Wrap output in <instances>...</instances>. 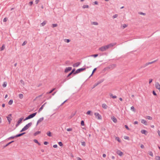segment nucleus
<instances>
[{"label": "nucleus", "instance_id": "nucleus-24", "mask_svg": "<svg viewBox=\"0 0 160 160\" xmlns=\"http://www.w3.org/2000/svg\"><path fill=\"white\" fill-rule=\"evenodd\" d=\"M110 97L112 98L113 99L116 98H117V97L116 95H113L112 94L110 93Z\"/></svg>", "mask_w": 160, "mask_h": 160}, {"label": "nucleus", "instance_id": "nucleus-51", "mask_svg": "<svg viewBox=\"0 0 160 160\" xmlns=\"http://www.w3.org/2000/svg\"><path fill=\"white\" fill-rule=\"evenodd\" d=\"M7 20H8V18H5L3 19V22H6L7 21Z\"/></svg>", "mask_w": 160, "mask_h": 160}, {"label": "nucleus", "instance_id": "nucleus-43", "mask_svg": "<svg viewBox=\"0 0 160 160\" xmlns=\"http://www.w3.org/2000/svg\"><path fill=\"white\" fill-rule=\"evenodd\" d=\"M81 144L82 146H86V143L84 142H81Z\"/></svg>", "mask_w": 160, "mask_h": 160}, {"label": "nucleus", "instance_id": "nucleus-25", "mask_svg": "<svg viewBox=\"0 0 160 160\" xmlns=\"http://www.w3.org/2000/svg\"><path fill=\"white\" fill-rule=\"evenodd\" d=\"M33 141H34V142L38 144L39 145H40L41 144H40V143L38 142V141L37 140H36V139H34L33 140Z\"/></svg>", "mask_w": 160, "mask_h": 160}, {"label": "nucleus", "instance_id": "nucleus-3", "mask_svg": "<svg viewBox=\"0 0 160 160\" xmlns=\"http://www.w3.org/2000/svg\"><path fill=\"white\" fill-rule=\"evenodd\" d=\"M85 68H82L78 69L76 71L74 72V74H76L77 73H78L81 72H82L86 69Z\"/></svg>", "mask_w": 160, "mask_h": 160}, {"label": "nucleus", "instance_id": "nucleus-33", "mask_svg": "<svg viewBox=\"0 0 160 160\" xmlns=\"http://www.w3.org/2000/svg\"><path fill=\"white\" fill-rule=\"evenodd\" d=\"M148 154L152 157H153V154L152 151H150L148 152Z\"/></svg>", "mask_w": 160, "mask_h": 160}, {"label": "nucleus", "instance_id": "nucleus-15", "mask_svg": "<svg viewBox=\"0 0 160 160\" xmlns=\"http://www.w3.org/2000/svg\"><path fill=\"white\" fill-rule=\"evenodd\" d=\"M72 73L71 72H70L67 76V77L66 78H65L64 80L63 81V83L66 81L67 80H68L70 78H68L71 75H72Z\"/></svg>", "mask_w": 160, "mask_h": 160}, {"label": "nucleus", "instance_id": "nucleus-1", "mask_svg": "<svg viewBox=\"0 0 160 160\" xmlns=\"http://www.w3.org/2000/svg\"><path fill=\"white\" fill-rule=\"evenodd\" d=\"M32 122L29 123L27 124L20 131V132H22L25 131L28 129L32 125Z\"/></svg>", "mask_w": 160, "mask_h": 160}, {"label": "nucleus", "instance_id": "nucleus-37", "mask_svg": "<svg viewBox=\"0 0 160 160\" xmlns=\"http://www.w3.org/2000/svg\"><path fill=\"white\" fill-rule=\"evenodd\" d=\"M155 158L156 160H160V157L158 156H156Z\"/></svg>", "mask_w": 160, "mask_h": 160}, {"label": "nucleus", "instance_id": "nucleus-39", "mask_svg": "<svg viewBox=\"0 0 160 160\" xmlns=\"http://www.w3.org/2000/svg\"><path fill=\"white\" fill-rule=\"evenodd\" d=\"M58 26V24H53L52 25V27L54 28Z\"/></svg>", "mask_w": 160, "mask_h": 160}, {"label": "nucleus", "instance_id": "nucleus-21", "mask_svg": "<svg viewBox=\"0 0 160 160\" xmlns=\"http://www.w3.org/2000/svg\"><path fill=\"white\" fill-rule=\"evenodd\" d=\"M47 22L46 21H44L42 23H41L40 26H44L47 23Z\"/></svg>", "mask_w": 160, "mask_h": 160}, {"label": "nucleus", "instance_id": "nucleus-62", "mask_svg": "<svg viewBox=\"0 0 160 160\" xmlns=\"http://www.w3.org/2000/svg\"><path fill=\"white\" fill-rule=\"evenodd\" d=\"M91 112V111H88L87 112V114H88V115H89L90 114V113Z\"/></svg>", "mask_w": 160, "mask_h": 160}, {"label": "nucleus", "instance_id": "nucleus-60", "mask_svg": "<svg viewBox=\"0 0 160 160\" xmlns=\"http://www.w3.org/2000/svg\"><path fill=\"white\" fill-rule=\"evenodd\" d=\"M152 93H153V94L155 96H156L157 95L156 93L154 91H153Z\"/></svg>", "mask_w": 160, "mask_h": 160}, {"label": "nucleus", "instance_id": "nucleus-34", "mask_svg": "<svg viewBox=\"0 0 160 160\" xmlns=\"http://www.w3.org/2000/svg\"><path fill=\"white\" fill-rule=\"evenodd\" d=\"M47 135L49 136V137H51L52 136V135L51 134V133L50 132L48 131L47 133Z\"/></svg>", "mask_w": 160, "mask_h": 160}, {"label": "nucleus", "instance_id": "nucleus-28", "mask_svg": "<svg viewBox=\"0 0 160 160\" xmlns=\"http://www.w3.org/2000/svg\"><path fill=\"white\" fill-rule=\"evenodd\" d=\"M115 140L118 141L119 142H121V141L118 137H116L115 138Z\"/></svg>", "mask_w": 160, "mask_h": 160}, {"label": "nucleus", "instance_id": "nucleus-50", "mask_svg": "<svg viewBox=\"0 0 160 160\" xmlns=\"http://www.w3.org/2000/svg\"><path fill=\"white\" fill-rule=\"evenodd\" d=\"M118 14H115L113 16V18H116L118 17Z\"/></svg>", "mask_w": 160, "mask_h": 160}, {"label": "nucleus", "instance_id": "nucleus-31", "mask_svg": "<svg viewBox=\"0 0 160 160\" xmlns=\"http://www.w3.org/2000/svg\"><path fill=\"white\" fill-rule=\"evenodd\" d=\"M5 48V46L4 44L3 45L2 47L0 48V50L2 51Z\"/></svg>", "mask_w": 160, "mask_h": 160}, {"label": "nucleus", "instance_id": "nucleus-56", "mask_svg": "<svg viewBox=\"0 0 160 160\" xmlns=\"http://www.w3.org/2000/svg\"><path fill=\"white\" fill-rule=\"evenodd\" d=\"M125 127L127 130H129V128L128 127V126L127 125H125Z\"/></svg>", "mask_w": 160, "mask_h": 160}, {"label": "nucleus", "instance_id": "nucleus-23", "mask_svg": "<svg viewBox=\"0 0 160 160\" xmlns=\"http://www.w3.org/2000/svg\"><path fill=\"white\" fill-rule=\"evenodd\" d=\"M37 114V112H34L30 115L31 118L34 117Z\"/></svg>", "mask_w": 160, "mask_h": 160}, {"label": "nucleus", "instance_id": "nucleus-10", "mask_svg": "<svg viewBox=\"0 0 160 160\" xmlns=\"http://www.w3.org/2000/svg\"><path fill=\"white\" fill-rule=\"evenodd\" d=\"M72 69V68L71 67H68V68H66L64 71L65 72L67 73L69 71H71Z\"/></svg>", "mask_w": 160, "mask_h": 160}, {"label": "nucleus", "instance_id": "nucleus-53", "mask_svg": "<svg viewBox=\"0 0 160 160\" xmlns=\"http://www.w3.org/2000/svg\"><path fill=\"white\" fill-rule=\"evenodd\" d=\"M72 129L71 128H68L67 129V130L68 131H72Z\"/></svg>", "mask_w": 160, "mask_h": 160}, {"label": "nucleus", "instance_id": "nucleus-17", "mask_svg": "<svg viewBox=\"0 0 160 160\" xmlns=\"http://www.w3.org/2000/svg\"><path fill=\"white\" fill-rule=\"evenodd\" d=\"M102 107L104 109H107L108 107V106L105 103H103L102 104Z\"/></svg>", "mask_w": 160, "mask_h": 160}, {"label": "nucleus", "instance_id": "nucleus-14", "mask_svg": "<svg viewBox=\"0 0 160 160\" xmlns=\"http://www.w3.org/2000/svg\"><path fill=\"white\" fill-rule=\"evenodd\" d=\"M80 64V63L79 62L75 63L73 65V66L74 67H78Z\"/></svg>", "mask_w": 160, "mask_h": 160}, {"label": "nucleus", "instance_id": "nucleus-59", "mask_svg": "<svg viewBox=\"0 0 160 160\" xmlns=\"http://www.w3.org/2000/svg\"><path fill=\"white\" fill-rule=\"evenodd\" d=\"M16 138V137H15V136H11L10 137H9L8 139H13L14 138Z\"/></svg>", "mask_w": 160, "mask_h": 160}, {"label": "nucleus", "instance_id": "nucleus-13", "mask_svg": "<svg viewBox=\"0 0 160 160\" xmlns=\"http://www.w3.org/2000/svg\"><path fill=\"white\" fill-rule=\"evenodd\" d=\"M116 153L120 156H121L123 155V152L120 150H118L116 152Z\"/></svg>", "mask_w": 160, "mask_h": 160}, {"label": "nucleus", "instance_id": "nucleus-41", "mask_svg": "<svg viewBox=\"0 0 160 160\" xmlns=\"http://www.w3.org/2000/svg\"><path fill=\"white\" fill-rule=\"evenodd\" d=\"M20 82L23 86L24 85V81L22 80H21Z\"/></svg>", "mask_w": 160, "mask_h": 160}, {"label": "nucleus", "instance_id": "nucleus-29", "mask_svg": "<svg viewBox=\"0 0 160 160\" xmlns=\"http://www.w3.org/2000/svg\"><path fill=\"white\" fill-rule=\"evenodd\" d=\"M92 24L97 25H98V23L97 22H91Z\"/></svg>", "mask_w": 160, "mask_h": 160}, {"label": "nucleus", "instance_id": "nucleus-38", "mask_svg": "<svg viewBox=\"0 0 160 160\" xmlns=\"http://www.w3.org/2000/svg\"><path fill=\"white\" fill-rule=\"evenodd\" d=\"M124 138L126 140H129V138L127 136H124Z\"/></svg>", "mask_w": 160, "mask_h": 160}, {"label": "nucleus", "instance_id": "nucleus-64", "mask_svg": "<svg viewBox=\"0 0 160 160\" xmlns=\"http://www.w3.org/2000/svg\"><path fill=\"white\" fill-rule=\"evenodd\" d=\"M158 135L160 137V131L158 130Z\"/></svg>", "mask_w": 160, "mask_h": 160}, {"label": "nucleus", "instance_id": "nucleus-18", "mask_svg": "<svg viewBox=\"0 0 160 160\" xmlns=\"http://www.w3.org/2000/svg\"><path fill=\"white\" fill-rule=\"evenodd\" d=\"M112 120L114 123H116L117 121V119L114 117H113L111 118Z\"/></svg>", "mask_w": 160, "mask_h": 160}, {"label": "nucleus", "instance_id": "nucleus-6", "mask_svg": "<svg viewBox=\"0 0 160 160\" xmlns=\"http://www.w3.org/2000/svg\"><path fill=\"white\" fill-rule=\"evenodd\" d=\"M12 116L11 114H9L8 116L7 117V120L9 124H10L11 122V121L12 120V119L11 118V117Z\"/></svg>", "mask_w": 160, "mask_h": 160}, {"label": "nucleus", "instance_id": "nucleus-36", "mask_svg": "<svg viewBox=\"0 0 160 160\" xmlns=\"http://www.w3.org/2000/svg\"><path fill=\"white\" fill-rule=\"evenodd\" d=\"M82 8H89V6L88 5H83L82 7Z\"/></svg>", "mask_w": 160, "mask_h": 160}, {"label": "nucleus", "instance_id": "nucleus-30", "mask_svg": "<svg viewBox=\"0 0 160 160\" xmlns=\"http://www.w3.org/2000/svg\"><path fill=\"white\" fill-rule=\"evenodd\" d=\"M55 88H53V89L51 90L50 92H47V94H50V93H52L55 90Z\"/></svg>", "mask_w": 160, "mask_h": 160}, {"label": "nucleus", "instance_id": "nucleus-22", "mask_svg": "<svg viewBox=\"0 0 160 160\" xmlns=\"http://www.w3.org/2000/svg\"><path fill=\"white\" fill-rule=\"evenodd\" d=\"M141 132L142 133L144 134L145 135H147V131L146 130H141Z\"/></svg>", "mask_w": 160, "mask_h": 160}, {"label": "nucleus", "instance_id": "nucleus-4", "mask_svg": "<svg viewBox=\"0 0 160 160\" xmlns=\"http://www.w3.org/2000/svg\"><path fill=\"white\" fill-rule=\"evenodd\" d=\"M157 61V60H156L154 61H152V62H147V63H146L145 64H144L141 67V68H144L145 67H146L147 66L149 65V64L153 63L156 62Z\"/></svg>", "mask_w": 160, "mask_h": 160}, {"label": "nucleus", "instance_id": "nucleus-12", "mask_svg": "<svg viewBox=\"0 0 160 160\" xmlns=\"http://www.w3.org/2000/svg\"><path fill=\"white\" fill-rule=\"evenodd\" d=\"M44 119V118L42 117L40 118L37 121V124H36V126H37L38 124L40 123L41 122H42Z\"/></svg>", "mask_w": 160, "mask_h": 160}, {"label": "nucleus", "instance_id": "nucleus-52", "mask_svg": "<svg viewBox=\"0 0 160 160\" xmlns=\"http://www.w3.org/2000/svg\"><path fill=\"white\" fill-rule=\"evenodd\" d=\"M131 109L133 111H135L134 108L133 106H132L131 107Z\"/></svg>", "mask_w": 160, "mask_h": 160}, {"label": "nucleus", "instance_id": "nucleus-19", "mask_svg": "<svg viewBox=\"0 0 160 160\" xmlns=\"http://www.w3.org/2000/svg\"><path fill=\"white\" fill-rule=\"evenodd\" d=\"M25 133V132H22V133H20V134H18L16 135H15V137H16V138L20 137V136H22V135L24 134Z\"/></svg>", "mask_w": 160, "mask_h": 160}, {"label": "nucleus", "instance_id": "nucleus-9", "mask_svg": "<svg viewBox=\"0 0 160 160\" xmlns=\"http://www.w3.org/2000/svg\"><path fill=\"white\" fill-rule=\"evenodd\" d=\"M155 86L157 89L159 90L160 92V85L158 82H157L155 84Z\"/></svg>", "mask_w": 160, "mask_h": 160}, {"label": "nucleus", "instance_id": "nucleus-44", "mask_svg": "<svg viewBox=\"0 0 160 160\" xmlns=\"http://www.w3.org/2000/svg\"><path fill=\"white\" fill-rule=\"evenodd\" d=\"M98 56V54H94V55H92L91 56L92 57H94V58H96V57H97V56Z\"/></svg>", "mask_w": 160, "mask_h": 160}, {"label": "nucleus", "instance_id": "nucleus-32", "mask_svg": "<svg viewBox=\"0 0 160 160\" xmlns=\"http://www.w3.org/2000/svg\"><path fill=\"white\" fill-rule=\"evenodd\" d=\"M146 118L148 120H151L152 119V118L150 116H146Z\"/></svg>", "mask_w": 160, "mask_h": 160}, {"label": "nucleus", "instance_id": "nucleus-11", "mask_svg": "<svg viewBox=\"0 0 160 160\" xmlns=\"http://www.w3.org/2000/svg\"><path fill=\"white\" fill-rule=\"evenodd\" d=\"M116 67V65L115 64H113L109 66L108 67V68L109 69H111V70H112L113 69H114Z\"/></svg>", "mask_w": 160, "mask_h": 160}, {"label": "nucleus", "instance_id": "nucleus-49", "mask_svg": "<svg viewBox=\"0 0 160 160\" xmlns=\"http://www.w3.org/2000/svg\"><path fill=\"white\" fill-rule=\"evenodd\" d=\"M58 144L60 146H62L63 145L62 143L61 142H58Z\"/></svg>", "mask_w": 160, "mask_h": 160}, {"label": "nucleus", "instance_id": "nucleus-16", "mask_svg": "<svg viewBox=\"0 0 160 160\" xmlns=\"http://www.w3.org/2000/svg\"><path fill=\"white\" fill-rule=\"evenodd\" d=\"M46 104V102L45 103H44L43 105H42L41 107L38 110V112H40L43 109L44 107L45 106V104Z\"/></svg>", "mask_w": 160, "mask_h": 160}, {"label": "nucleus", "instance_id": "nucleus-35", "mask_svg": "<svg viewBox=\"0 0 160 160\" xmlns=\"http://www.w3.org/2000/svg\"><path fill=\"white\" fill-rule=\"evenodd\" d=\"M13 100L12 99L10 100L8 102V104L10 105H11L12 104Z\"/></svg>", "mask_w": 160, "mask_h": 160}, {"label": "nucleus", "instance_id": "nucleus-57", "mask_svg": "<svg viewBox=\"0 0 160 160\" xmlns=\"http://www.w3.org/2000/svg\"><path fill=\"white\" fill-rule=\"evenodd\" d=\"M75 68H73L72 71L71 72L72 73H74L75 72Z\"/></svg>", "mask_w": 160, "mask_h": 160}, {"label": "nucleus", "instance_id": "nucleus-47", "mask_svg": "<svg viewBox=\"0 0 160 160\" xmlns=\"http://www.w3.org/2000/svg\"><path fill=\"white\" fill-rule=\"evenodd\" d=\"M27 43V42L26 41H24L22 43V46H23L25 45H26Z\"/></svg>", "mask_w": 160, "mask_h": 160}, {"label": "nucleus", "instance_id": "nucleus-58", "mask_svg": "<svg viewBox=\"0 0 160 160\" xmlns=\"http://www.w3.org/2000/svg\"><path fill=\"white\" fill-rule=\"evenodd\" d=\"M40 0H36L35 1V3L36 4H37L39 2Z\"/></svg>", "mask_w": 160, "mask_h": 160}, {"label": "nucleus", "instance_id": "nucleus-27", "mask_svg": "<svg viewBox=\"0 0 160 160\" xmlns=\"http://www.w3.org/2000/svg\"><path fill=\"white\" fill-rule=\"evenodd\" d=\"M41 132L40 131H37L34 134V135L35 136H37V135L40 134V133Z\"/></svg>", "mask_w": 160, "mask_h": 160}, {"label": "nucleus", "instance_id": "nucleus-48", "mask_svg": "<svg viewBox=\"0 0 160 160\" xmlns=\"http://www.w3.org/2000/svg\"><path fill=\"white\" fill-rule=\"evenodd\" d=\"M33 4V2L32 1H30L29 3V5L32 6Z\"/></svg>", "mask_w": 160, "mask_h": 160}, {"label": "nucleus", "instance_id": "nucleus-42", "mask_svg": "<svg viewBox=\"0 0 160 160\" xmlns=\"http://www.w3.org/2000/svg\"><path fill=\"white\" fill-rule=\"evenodd\" d=\"M65 42H67V43H68L70 42V40L69 39H65L64 40Z\"/></svg>", "mask_w": 160, "mask_h": 160}, {"label": "nucleus", "instance_id": "nucleus-7", "mask_svg": "<svg viewBox=\"0 0 160 160\" xmlns=\"http://www.w3.org/2000/svg\"><path fill=\"white\" fill-rule=\"evenodd\" d=\"M116 42L112 43L107 45V46L108 48V49L110 48L113 47V46L116 45Z\"/></svg>", "mask_w": 160, "mask_h": 160}, {"label": "nucleus", "instance_id": "nucleus-61", "mask_svg": "<svg viewBox=\"0 0 160 160\" xmlns=\"http://www.w3.org/2000/svg\"><path fill=\"white\" fill-rule=\"evenodd\" d=\"M10 144V143H9V142L7 144H6L5 146H4L3 147L5 148L6 147H7V146H8Z\"/></svg>", "mask_w": 160, "mask_h": 160}, {"label": "nucleus", "instance_id": "nucleus-20", "mask_svg": "<svg viewBox=\"0 0 160 160\" xmlns=\"http://www.w3.org/2000/svg\"><path fill=\"white\" fill-rule=\"evenodd\" d=\"M141 122V123H142L144 124V125H147V122L145 120H144V119L142 120Z\"/></svg>", "mask_w": 160, "mask_h": 160}, {"label": "nucleus", "instance_id": "nucleus-2", "mask_svg": "<svg viewBox=\"0 0 160 160\" xmlns=\"http://www.w3.org/2000/svg\"><path fill=\"white\" fill-rule=\"evenodd\" d=\"M108 48L107 47V45L104 46H102L100 47L99 48V50L102 52H103L106 51L108 49Z\"/></svg>", "mask_w": 160, "mask_h": 160}, {"label": "nucleus", "instance_id": "nucleus-55", "mask_svg": "<svg viewBox=\"0 0 160 160\" xmlns=\"http://www.w3.org/2000/svg\"><path fill=\"white\" fill-rule=\"evenodd\" d=\"M127 26V25L126 24H124L123 25V28L124 29Z\"/></svg>", "mask_w": 160, "mask_h": 160}, {"label": "nucleus", "instance_id": "nucleus-54", "mask_svg": "<svg viewBox=\"0 0 160 160\" xmlns=\"http://www.w3.org/2000/svg\"><path fill=\"white\" fill-rule=\"evenodd\" d=\"M97 70V68H95L92 71V75L93 74V73L94 72L96 71V70Z\"/></svg>", "mask_w": 160, "mask_h": 160}, {"label": "nucleus", "instance_id": "nucleus-63", "mask_svg": "<svg viewBox=\"0 0 160 160\" xmlns=\"http://www.w3.org/2000/svg\"><path fill=\"white\" fill-rule=\"evenodd\" d=\"M152 79H149V84H150L152 82Z\"/></svg>", "mask_w": 160, "mask_h": 160}, {"label": "nucleus", "instance_id": "nucleus-40", "mask_svg": "<svg viewBox=\"0 0 160 160\" xmlns=\"http://www.w3.org/2000/svg\"><path fill=\"white\" fill-rule=\"evenodd\" d=\"M7 83L6 82H4L3 84H2V86L3 87L5 88L7 86Z\"/></svg>", "mask_w": 160, "mask_h": 160}, {"label": "nucleus", "instance_id": "nucleus-45", "mask_svg": "<svg viewBox=\"0 0 160 160\" xmlns=\"http://www.w3.org/2000/svg\"><path fill=\"white\" fill-rule=\"evenodd\" d=\"M138 13L139 14L142 15H145L146 14L145 13H143V12H138Z\"/></svg>", "mask_w": 160, "mask_h": 160}, {"label": "nucleus", "instance_id": "nucleus-5", "mask_svg": "<svg viewBox=\"0 0 160 160\" xmlns=\"http://www.w3.org/2000/svg\"><path fill=\"white\" fill-rule=\"evenodd\" d=\"M94 115L96 118L98 120L101 119L102 118L101 116L98 112H95Z\"/></svg>", "mask_w": 160, "mask_h": 160}, {"label": "nucleus", "instance_id": "nucleus-26", "mask_svg": "<svg viewBox=\"0 0 160 160\" xmlns=\"http://www.w3.org/2000/svg\"><path fill=\"white\" fill-rule=\"evenodd\" d=\"M19 97L20 99H22L23 98V95L22 94H19Z\"/></svg>", "mask_w": 160, "mask_h": 160}, {"label": "nucleus", "instance_id": "nucleus-8", "mask_svg": "<svg viewBox=\"0 0 160 160\" xmlns=\"http://www.w3.org/2000/svg\"><path fill=\"white\" fill-rule=\"evenodd\" d=\"M23 118H19L16 124V127H18L19 125V124L22 122V121Z\"/></svg>", "mask_w": 160, "mask_h": 160}, {"label": "nucleus", "instance_id": "nucleus-46", "mask_svg": "<svg viewBox=\"0 0 160 160\" xmlns=\"http://www.w3.org/2000/svg\"><path fill=\"white\" fill-rule=\"evenodd\" d=\"M81 125L82 126H84V121L83 120L81 121Z\"/></svg>", "mask_w": 160, "mask_h": 160}]
</instances>
